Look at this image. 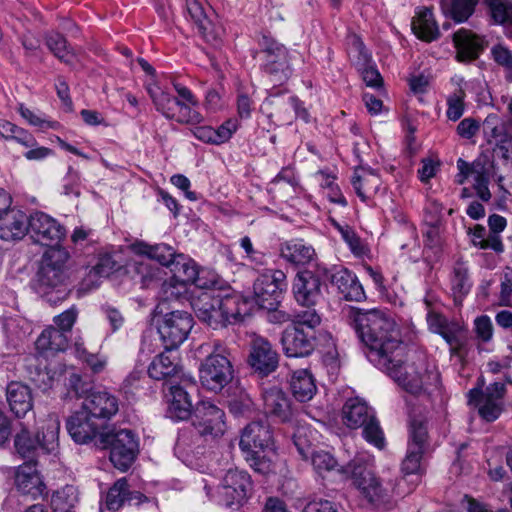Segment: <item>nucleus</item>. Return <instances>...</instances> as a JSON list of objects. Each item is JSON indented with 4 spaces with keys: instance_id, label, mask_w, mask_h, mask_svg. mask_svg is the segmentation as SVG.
Segmentation results:
<instances>
[{
    "instance_id": "nucleus-47",
    "label": "nucleus",
    "mask_w": 512,
    "mask_h": 512,
    "mask_svg": "<svg viewBox=\"0 0 512 512\" xmlns=\"http://www.w3.org/2000/svg\"><path fill=\"white\" fill-rule=\"evenodd\" d=\"M438 335H440L449 345L451 355H460L466 346L464 330L456 322H451Z\"/></svg>"
},
{
    "instance_id": "nucleus-9",
    "label": "nucleus",
    "mask_w": 512,
    "mask_h": 512,
    "mask_svg": "<svg viewBox=\"0 0 512 512\" xmlns=\"http://www.w3.org/2000/svg\"><path fill=\"white\" fill-rule=\"evenodd\" d=\"M261 52L265 55L262 71L273 86L286 83L293 73L289 50L270 35L263 34L259 40Z\"/></svg>"
},
{
    "instance_id": "nucleus-34",
    "label": "nucleus",
    "mask_w": 512,
    "mask_h": 512,
    "mask_svg": "<svg viewBox=\"0 0 512 512\" xmlns=\"http://www.w3.org/2000/svg\"><path fill=\"white\" fill-rule=\"evenodd\" d=\"M483 131L487 142L491 143L494 140L500 148L512 141V127L509 125V121H503L497 114L491 113L485 118Z\"/></svg>"
},
{
    "instance_id": "nucleus-15",
    "label": "nucleus",
    "mask_w": 512,
    "mask_h": 512,
    "mask_svg": "<svg viewBox=\"0 0 512 512\" xmlns=\"http://www.w3.org/2000/svg\"><path fill=\"white\" fill-rule=\"evenodd\" d=\"M505 384L494 382L485 390L472 389L469 391V404H473L480 417L486 422H493L499 418L504 410Z\"/></svg>"
},
{
    "instance_id": "nucleus-24",
    "label": "nucleus",
    "mask_w": 512,
    "mask_h": 512,
    "mask_svg": "<svg viewBox=\"0 0 512 512\" xmlns=\"http://www.w3.org/2000/svg\"><path fill=\"white\" fill-rule=\"evenodd\" d=\"M263 411L274 421L287 423L293 419L294 410L288 395L279 387L272 386L262 391Z\"/></svg>"
},
{
    "instance_id": "nucleus-33",
    "label": "nucleus",
    "mask_w": 512,
    "mask_h": 512,
    "mask_svg": "<svg viewBox=\"0 0 512 512\" xmlns=\"http://www.w3.org/2000/svg\"><path fill=\"white\" fill-rule=\"evenodd\" d=\"M479 0H440V9L445 18L457 24L467 22L475 13Z\"/></svg>"
},
{
    "instance_id": "nucleus-17",
    "label": "nucleus",
    "mask_w": 512,
    "mask_h": 512,
    "mask_svg": "<svg viewBox=\"0 0 512 512\" xmlns=\"http://www.w3.org/2000/svg\"><path fill=\"white\" fill-rule=\"evenodd\" d=\"M192 424L201 436L217 438L226 430L225 412L209 400L196 403Z\"/></svg>"
},
{
    "instance_id": "nucleus-32",
    "label": "nucleus",
    "mask_w": 512,
    "mask_h": 512,
    "mask_svg": "<svg viewBox=\"0 0 512 512\" xmlns=\"http://www.w3.org/2000/svg\"><path fill=\"white\" fill-rule=\"evenodd\" d=\"M6 397L10 410L17 417L26 415L32 409V394L30 388L20 382H11L6 389Z\"/></svg>"
},
{
    "instance_id": "nucleus-30",
    "label": "nucleus",
    "mask_w": 512,
    "mask_h": 512,
    "mask_svg": "<svg viewBox=\"0 0 512 512\" xmlns=\"http://www.w3.org/2000/svg\"><path fill=\"white\" fill-rule=\"evenodd\" d=\"M331 283L347 301L360 302L366 299L365 291L357 276L347 268H340L331 274Z\"/></svg>"
},
{
    "instance_id": "nucleus-53",
    "label": "nucleus",
    "mask_w": 512,
    "mask_h": 512,
    "mask_svg": "<svg viewBox=\"0 0 512 512\" xmlns=\"http://www.w3.org/2000/svg\"><path fill=\"white\" fill-rule=\"evenodd\" d=\"M491 56L496 64L505 69L506 80L512 82V51L499 43L491 48Z\"/></svg>"
},
{
    "instance_id": "nucleus-5",
    "label": "nucleus",
    "mask_w": 512,
    "mask_h": 512,
    "mask_svg": "<svg viewBox=\"0 0 512 512\" xmlns=\"http://www.w3.org/2000/svg\"><path fill=\"white\" fill-rule=\"evenodd\" d=\"M239 446L255 472L266 475L272 470V462L264 454L273 446L272 430L266 420L247 424L241 433Z\"/></svg>"
},
{
    "instance_id": "nucleus-8",
    "label": "nucleus",
    "mask_w": 512,
    "mask_h": 512,
    "mask_svg": "<svg viewBox=\"0 0 512 512\" xmlns=\"http://www.w3.org/2000/svg\"><path fill=\"white\" fill-rule=\"evenodd\" d=\"M60 421L57 415H49L41 421L35 436H31L26 428L17 433L14 445L17 452L24 458L32 456L36 451L50 453L58 446Z\"/></svg>"
},
{
    "instance_id": "nucleus-36",
    "label": "nucleus",
    "mask_w": 512,
    "mask_h": 512,
    "mask_svg": "<svg viewBox=\"0 0 512 512\" xmlns=\"http://www.w3.org/2000/svg\"><path fill=\"white\" fill-rule=\"evenodd\" d=\"M293 396L299 402H307L313 398L317 391L312 374L306 369L296 370L290 380Z\"/></svg>"
},
{
    "instance_id": "nucleus-29",
    "label": "nucleus",
    "mask_w": 512,
    "mask_h": 512,
    "mask_svg": "<svg viewBox=\"0 0 512 512\" xmlns=\"http://www.w3.org/2000/svg\"><path fill=\"white\" fill-rule=\"evenodd\" d=\"M15 483L17 489L23 495H28L32 499H37L44 495L46 491V486L35 465L32 463L19 466L15 476Z\"/></svg>"
},
{
    "instance_id": "nucleus-18",
    "label": "nucleus",
    "mask_w": 512,
    "mask_h": 512,
    "mask_svg": "<svg viewBox=\"0 0 512 512\" xmlns=\"http://www.w3.org/2000/svg\"><path fill=\"white\" fill-rule=\"evenodd\" d=\"M193 327V318L186 311L174 310L165 314L158 332L165 349L171 351L182 344Z\"/></svg>"
},
{
    "instance_id": "nucleus-58",
    "label": "nucleus",
    "mask_w": 512,
    "mask_h": 512,
    "mask_svg": "<svg viewBox=\"0 0 512 512\" xmlns=\"http://www.w3.org/2000/svg\"><path fill=\"white\" fill-rule=\"evenodd\" d=\"M321 323V317L312 307H307L293 315V324L291 326H306L310 330H314Z\"/></svg>"
},
{
    "instance_id": "nucleus-10",
    "label": "nucleus",
    "mask_w": 512,
    "mask_h": 512,
    "mask_svg": "<svg viewBox=\"0 0 512 512\" xmlns=\"http://www.w3.org/2000/svg\"><path fill=\"white\" fill-rule=\"evenodd\" d=\"M98 448L110 450V461L125 472L134 462L138 453V441L129 429H112L100 438Z\"/></svg>"
},
{
    "instance_id": "nucleus-42",
    "label": "nucleus",
    "mask_w": 512,
    "mask_h": 512,
    "mask_svg": "<svg viewBox=\"0 0 512 512\" xmlns=\"http://www.w3.org/2000/svg\"><path fill=\"white\" fill-rule=\"evenodd\" d=\"M147 92L151 97L156 110L165 118L172 120L174 113L177 110V106L180 105V100L170 93L163 91L155 84H149L147 86Z\"/></svg>"
},
{
    "instance_id": "nucleus-26",
    "label": "nucleus",
    "mask_w": 512,
    "mask_h": 512,
    "mask_svg": "<svg viewBox=\"0 0 512 512\" xmlns=\"http://www.w3.org/2000/svg\"><path fill=\"white\" fill-rule=\"evenodd\" d=\"M172 276L170 279L184 284H194L197 288H207L209 281L202 276L204 271H199L197 264L184 254H178L169 267Z\"/></svg>"
},
{
    "instance_id": "nucleus-35",
    "label": "nucleus",
    "mask_w": 512,
    "mask_h": 512,
    "mask_svg": "<svg viewBox=\"0 0 512 512\" xmlns=\"http://www.w3.org/2000/svg\"><path fill=\"white\" fill-rule=\"evenodd\" d=\"M147 372L149 377L154 380H168L180 372L178 358L167 352L160 353L150 363Z\"/></svg>"
},
{
    "instance_id": "nucleus-59",
    "label": "nucleus",
    "mask_w": 512,
    "mask_h": 512,
    "mask_svg": "<svg viewBox=\"0 0 512 512\" xmlns=\"http://www.w3.org/2000/svg\"><path fill=\"white\" fill-rule=\"evenodd\" d=\"M362 79L368 87L380 88L383 85V78L375 65L371 62L365 64H356Z\"/></svg>"
},
{
    "instance_id": "nucleus-12",
    "label": "nucleus",
    "mask_w": 512,
    "mask_h": 512,
    "mask_svg": "<svg viewBox=\"0 0 512 512\" xmlns=\"http://www.w3.org/2000/svg\"><path fill=\"white\" fill-rule=\"evenodd\" d=\"M286 288V275L282 270L265 269L253 284L255 303L262 309L274 310L280 304Z\"/></svg>"
},
{
    "instance_id": "nucleus-43",
    "label": "nucleus",
    "mask_w": 512,
    "mask_h": 512,
    "mask_svg": "<svg viewBox=\"0 0 512 512\" xmlns=\"http://www.w3.org/2000/svg\"><path fill=\"white\" fill-rule=\"evenodd\" d=\"M128 272L143 288H148L154 281L159 280L161 273L160 269L154 266L150 260L134 261L129 265Z\"/></svg>"
},
{
    "instance_id": "nucleus-46",
    "label": "nucleus",
    "mask_w": 512,
    "mask_h": 512,
    "mask_svg": "<svg viewBox=\"0 0 512 512\" xmlns=\"http://www.w3.org/2000/svg\"><path fill=\"white\" fill-rule=\"evenodd\" d=\"M212 17H215L214 12H211V15L200 21L196 27L201 37L207 43L214 47H219L222 44L224 28L219 23H216Z\"/></svg>"
},
{
    "instance_id": "nucleus-60",
    "label": "nucleus",
    "mask_w": 512,
    "mask_h": 512,
    "mask_svg": "<svg viewBox=\"0 0 512 512\" xmlns=\"http://www.w3.org/2000/svg\"><path fill=\"white\" fill-rule=\"evenodd\" d=\"M162 293L165 300L181 301L186 298L187 284L178 283L172 279L165 281L162 285Z\"/></svg>"
},
{
    "instance_id": "nucleus-22",
    "label": "nucleus",
    "mask_w": 512,
    "mask_h": 512,
    "mask_svg": "<svg viewBox=\"0 0 512 512\" xmlns=\"http://www.w3.org/2000/svg\"><path fill=\"white\" fill-rule=\"evenodd\" d=\"M81 406L107 427V423L119 412L120 401L107 390H93L84 397Z\"/></svg>"
},
{
    "instance_id": "nucleus-40",
    "label": "nucleus",
    "mask_w": 512,
    "mask_h": 512,
    "mask_svg": "<svg viewBox=\"0 0 512 512\" xmlns=\"http://www.w3.org/2000/svg\"><path fill=\"white\" fill-rule=\"evenodd\" d=\"M450 285L454 301L461 303L472 287L468 267L463 261H457L453 266L450 275Z\"/></svg>"
},
{
    "instance_id": "nucleus-7",
    "label": "nucleus",
    "mask_w": 512,
    "mask_h": 512,
    "mask_svg": "<svg viewBox=\"0 0 512 512\" xmlns=\"http://www.w3.org/2000/svg\"><path fill=\"white\" fill-rule=\"evenodd\" d=\"M343 423L350 429L362 428L364 439L378 449L385 447L384 432L373 408L358 397L348 399L342 408Z\"/></svg>"
},
{
    "instance_id": "nucleus-37",
    "label": "nucleus",
    "mask_w": 512,
    "mask_h": 512,
    "mask_svg": "<svg viewBox=\"0 0 512 512\" xmlns=\"http://www.w3.org/2000/svg\"><path fill=\"white\" fill-rule=\"evenodd\" d=\"M133 250L136 254L147 256L149 260H156L160 265L167 268L170 267V263L178 256L174 248L165 243L149 245L139 242L133 246Z\"/></svg>"
},
{
    "instance_id": "nucleus-49",
    "label": "nucleus",
    "mask_w": 512,
    "mask_h": 512,
    "mask_svg": "<svg viewBox=\"0 0 512 512\" xmlns=\"http://www.w3.org/2000/svg\"><path fill=\"white\" fill-rule=\"evenodd\" d=\"M342 239L350 248L351 252L357 257L366 256L369 253V248L366 243L358 236V234L348 225H337Z\"/></svg>"
},
{
    "instance_id": "nucleus-62",
    "label": "nucleus",
    "mask_w": 512,
    "mask_h": 512,
    "mask_svg": "<svg viewBox=\"0 0 512 512\" xmlns=\"http://www.w3.org/2000/svg\"><path fill=\"white\" fill-rule=\"evenodd\" d=\"M499 303L501 306L512 307V268L506 267L500 284Z\"/></svg>"
},
{
    "instance_id": "nucleus-2",
    "label": "nucleus",
    "mask_w": 512,
    "mask_h": 512,
    "mask_svg": "<svg viewBox=\"0 0 512 512\" xmlns=\"http://www.w3.org/2000/svg\"><path fill=\"white\" fill-rule=\"evenodd\" d=\"M214 281L191 299V307L198 319L213 329L226 327L249 316L252 302L239 293H224L215 289Z\"/></svg>"
},
{
    "instance_id": "nucleus-4",
    "label": "nucleus",
    "mask_w": 512,
    "mask_h": 512,
    "mask_svg": "<svg viewBox=\"0 0 512 512\" xmlns=\"http://www.w3.org/2000/svg\"><path fill=\"white\" fill-rule=\"evenodd\" d=\"M70 278V253L62 246L50 247L41 256L34 279L35 290L46 295L67 285Z\"/></svg>"
},
{
    "instance_id": "nucleus-14",
    "label": "nucleus",
    "mask_w": 512,
    "mask_h": 512,
    "mask_svg": "<svg viewBox=\"0 0 512 512\" xmlns=\"http://www.w3.org/2000/svg\"><path fill=\"white\" fill-rule=\"evenodd\" d=\"M106 428L82 406L66 419V429L70 437L80 445L94 443L98 447Z\"/></svg>"
},
{
    "instance_id": "nucleus-23",
    "label": "nucleus",
    "mask_w": 512,
    "mask_h": 512,
    "mask_svg": "<svg viewBox=\"0 0 512 512\" xmlns=\"http://www.w3.org/2000/svg\"><path fill=\"white\" fill-rule=\"evenodd\" d=\"M284 354L290 358L309 356L315 348V336L311 331H304L298 326H287L280 339Z\"/></svg>"
},
{
    "instance_id": "nucleus-20",
    "label": "nucleus",
    "mask_w": 512,
    "mask_h": 512,
    "mask_svg": "<svg viewBox=\"0 0 512 512\" xmlns=\"http://www.w3.org/2000/svg\"><path fill=\"white\" fill-rule=\"evenodd\" d=\"M197 391L195 383L171 385L166 394L167 416L174 421L188 420L194 414L192 393Z\"/></svg>"
},
{
    "instance_id": "nucleus-39",
    "label": "nucleus",
    "mask_w": 512,
    "mask_h": 512,
    "mask_svg": "<svg viewBox=\"0 0 512 512\" xmlns=\"http://www.w3.org/2000/svg\"><path fill=\"white\" fill-rule=\"evenodd\" d=\"M45 43L54 56L66 65L74 67L78 62L76 53L62 34L58 32L47 33Z\"/></svg>"
},
{
    "instance_id": "nucleus-61",
    "label": "nucleus",
    "mask_w": 512,
    "mask_h": 512,
    "mask_svg": "<svg viewBox=\"0 0 512 512\" xmlns=\"http://www.w3.org/2000/svg\"><path fill=\"white\" fill-rule=\"evenodd\" d=\"M18 41L25 51L27 60L31 61L38 56V52L41 50L40 40L32 32L27 31L19 35Z\"/></svg>"
},
{
    "instance_id": "nucleus-56",
    "label": "nucleus",
    "mask_w": 512,
    "mask_h": 512,
    "mask_svg": "<svg viewBox=\"0 0 512 512\" xmlns=\"http://www.w3.org/2000/svg\"><path fill=\"white\" fill-rule=\"evenodd\" d=\"M311 464L318 474L330 472L338 466L334 456L324 450H317L312 453Z\"/></svg>"
},
{
    "instance_id": "nucleus-45",
    "label": "nucleus",
    "mask_w": 512,
    "mask_h": 512,
    "mask_svg": "<svg viewBox=\"0 0 512 512\" xmlns=\"http://www.w3.org/2000/svg\"><path fill=\"white\" fill-rule=\"evenodd\" d=\"M0 137L13 140L24 147L36 145V139L30 132L4 119H0Z\"/></svg>"
},
{
    "instance_id": "nucleus-25",
    "label": "nucleus",
    "mask_w": 512,
    "mask_h": 512,
    "mask_svg": "<svg viewBox=\"0 0 512 512\" xmlns=\"http://www.w3.org/2000/svg\"><path fill=\"white\" fill-rule=\"evenodd\" d=\"M453 43L457 50L456 59L459 62L476 60L487 45L483 36L465 28H461L453 34Z\"/></svg>"
},
{
    "instance_id": "nucleus-6",
    "label": "nucleus",
    "mask_w": 512,
    "mask_h": 512,
    "mask_svg": "<svg viewBox=\"0 0 512 512\" xmlns=\"http://www.w3.org/2000/svg\"><path fill=\"white\" fill-rule=\"evenodd\" d=\"M201 349L209 352L199 369L201 384L210 391L219 392L234 377L230 350L218 340L202 345Z\"/></svg>"
},
{
    "instance_id": "nucleus-51",
    "label": "nucleus",
    "mask_w": 512,
    "mask_h": 512,
    "mask_svg": "<svg viewBox=\"0 0 512 512\" xmlns=\"http://www.w3.org/2000/svg\"><path fill=\"white\" fill-rule=\"evenodd\" d=\"M199 105H192L180 101V105L177 106V110L174 113L172 120L182 124L198 125L203 122L204 117L200 112L197 111Z\"/></svg>"
},
{
    "instance_id": "nucleus-1",
    "label": "nucleus",
    "mask_w": 512,
    "mask_h": 512,
    "mask_svg": "<svg viewBox=\"0 0 512 512\" xmlns=\"http://www.w3.org/2000/svg\"><path fill=\"white\" fill-rule=\"evenodd\" d=\"M356 333L368 348L367 357L376 367L389 363L390 357L400 356L406 346L399 338L395 322L383 310L356 309L353 312Z\"/></svg>"
},
{
    "instance_id": "nucleus-31",
    "label": "nucleus",
    "mask_w": 512,
    "mask_h": 512,
    "mask_svg": "<svg viewBox=\"0 0 512 512\" xmlns=\"http://www.w3.org/2000/svg\"><path fill=\"white\" fill-rule=\"evenodd\" d=\"M411 29L417 38L425 42L435 41L441 35L432 9L426 6L416 8Z\"/></svg>"
},
{
    "instance_id": "nucleus-48",
    "label": "nucleus",
    "mask_w": 512,
    "mask_h": 512,
    "mask_svg": "<svg viewBox=\"0 0 512 512\" xmlns=\"http://www.w3.org/2000/svg\"><path fill=\"white\" fill-rule=\"evenodd\" d=\"M496 24H512V0H484Z\"/></svg>"
},
{
    "instance_id": "nucleus-55",
    "label": "nucleus",
    "mask_w": 512,
    "mask_h": 512,
    "mask_svg": "<svg viewBox=\"0 0 512 512\" xmlns=\"http://www.w3.org/2000/svg\"><path fill=\"white\" fill-rule=\"evenodd\" d=\"M465 91L460 87L447 98V118L451 121L459 120L464 113Z\"/></svg>"
},
{
    "instance_id": "nucleus-13",
    "label": "nucleus",
    "mask_w": 512,
    "mask_h": 512,
    "mask_svg": "<svg viewBox=\"0 0 512 512\" xmlns=\"http://www.w3.org/2000/svg\"><path fill=\"white\" fill-rule=\"evenodd\" d=\"M328 274V269L319 264L312 265V269L299 271L293 283L296 302L304 307L315 306L322 298L321 286Z\"/></svg>"
},
{
    "instance_id": "nucleus-3",
    "label": "nucleus",
    "mask_w": 512,
    "mask_h": 512,
    "mask_svg": "<svg viewBox=\"0 0 512 512\" xmlns=\"http://www.w3.org/2000/svg\"><path fill=\"white\" fill-rule=\"evenodd\" d=\"M406 351L378 368L387 373L406 392L419 395L428 385L438 381V374L429 368L426 357L415 353L405 361Z\"/></svg>"
},
{
    "instance_id": "nucleus-63",
    "label": "nucleus",
    "mask_w": 512,
    "mask_h": 512,
    "mask_svg": "<svg viewBox=\"0 0 512 512\" xmlns=\"http://www.w3.org/2000/svg\"><path fill=\"white\" fill-rule=\"evenodd\" d=\"M77 316L78 310L75 306H72L71 308L54 317V323L56 325L55 328L65 332V334L68 335L76 322Z\"/></svg>"
},
{
    "instance_id": "nucleus-44",
    "label": "nucleus",
    "mask_w": 512,
    "mask_h": 512,
    "mask_svg": "<svg viewBox=\"0 0 512 512\" xmlns=\"http://www.w3.org/2000/svg\"><path fill=\"white\" fill-rule=\"evenodd\" d=\"M78 501L77 488L73 485H66L53 493L51 507L54 512H72Z\"/></svg>"
},
{
    "instance_id": "nucleus-54",
    "label": "nucleus",
    "mask_w": 512,
    "mask_h": 512,
    "mask_svg": "<svg viewBox=\"0 0 512 512\" xmlns=\"http://www.w3.org/2000/svg\"><path fill=\"white\" fill-rule=\"evenodd\" d=\"M425 451L420 450L415 445L407 447L406 456L402 462V472L405 475L422 473L421 460Z\"/></svg>"
},
{
    "instance_id": "nucleus-21",
    "label": "nucleus",
    "mask_w": 512,
    "mask_h": 512,
    "mask_svg": "<svg viewBox=\"0 0 512 512\" xmlns=\"http://www.w3.org/2000/svg\"><path fill=\"white\" fill-rule=\"evenodd\" d=\"M248 363L255 374L266 377L279 366V354L265 338L257 337L252 341Z\"/></svg>"
},
{
    "instance_id": "nucleus-41",
    "label": "nucleus",
    "mask_w": 512,
    "mask_h": 512,
    "mask_svg": "<svg viewBox=\"0 0 512 512\" xmlns=\"http://www.w3.org/2000/svg\"><path fill=\"white\" fill-rule=\"evenodd\" d=\"M351 183L357 196L366 202L372 194L378 191L381 181L376 173L362 169L361 174L355 170Z\"/></svg>"
},
{
    "instance_id": "nucleus-19",
    "label": "nucleus",
    "mask_w": 512,
    "mask_h": 512,
    "mask_svg": "<svg viewBox=\"0 0 512 512\" xmlns=\"http://www.w3.org/2000/svg\"><path fill=\"white\" fill-rule=\"evenodd\" d=\"M29 235L33 242L50 248L60 246L66 236V229L57 219L36 211L30 214Z\"/></svg>"
},
{
    "instance_id": "nucleus-11",
    "label": "nucleus",
    "mask_w": 512,
    "mask_h": 512,
    "mask_svg": "<svg viewBox=\"0 0 512 512\" xmlns=\"http://www.w3.org/2000/svg\"><path fill=\"white\" fill-rule=\"evenodd\" d=\"M343 472L350 475L353 485L370 504L382 501L385 490L366 458L355 457L344 467Z\"/></svg>"
},
{
    "instance_id": "nucleus-64",
    "label": "nucleus",
    "mask_w": 512,
    "mask_h": 512,
    "mask_svg": "<svg viewBox=\"0 0 512 512\" xmlns=\"http://www.w3.org/2000/svg\"><path fill=\"white\" fill-rule=\"evenodd\" d=\"M76 351L79 357L91 368L94 373H100L104 370L106 360L99 355L89 353L81 344L76 343Z\"/></svg>"
},
{
    "instance_id": "nucleus-50",
    "label": "nucleus",
    "mask_w": 512,
    "mask_h": 512,
    "mask_svg": "<svg viewBox=\"0 0 512 512\" xmlns=\"http://www.w3.org/2000/svg\"><path fill=\"white\" fill-rule=\"evenodd\" d=\"M126 478L118 479L114 485L108 490L105 504L106 508L110 511H117L126 503Z\"/></svg>"
},
{
    "instance_id": "nucleus-16",
    "label": "nucleus",
    "mask_w": 512,
    "mask_h": 512,
    "mask_svg": "<svg viewBox=\"0 0 512 512\" xmlns=\"http://www.w3.org/2000/svg\"><path fill=\"white\" fill-rule=\"evenodd\" d=\"M252 491V481L246 471L230 469L218 487L219 502L227 507L243 505Z\"/></svg>"
},
{
    "instance_id": "nucleus-28",
    "label": "nucleus",
    "mask_w": 512,
    "mask_h": 512,
    "mask_svg": "<svg viewBox=\"0 0 512 512\" xmlns=\"http://www.w3.org/2000/svg\"><path fill=\"white\" fill-rule=\"evenodd\" d=\"M30 215L17 208H11L0 217V238L6 241L20 240L29 234Z\"/></svg>"
},
{
    "instance_id": "nucleus-57",
    "label": "nucleus",
    "mask_w": 512,
    "mask_h": 512,
    "mask_svg": "<svg viewBox=\"0 0 512 512\" xmlns=\"http://www.w3.org/2000/svg\"><path fill=\"white\" fill-rule=\"evenodd\" d=\"M349 51L356 64L372 62L371 54L366 49L362 39L357 34H350L347 38Z\"/></svg>"
},
{
    "instance_id": "nucleus-38",
    "label": "nucleus",
    "mask_w": 512,
    "mask_h": 512,
    "mask_svg": "<svg viewBox=\"0 0 512 512\" xmlns=\"http://www.w3.org/2000/svg\"><path fill=\"white\" fill-rule=\"evenodd\" d=\"M69 336L50 326L42 331L36 340V348L41 352H60L68 347Z\"/></svg>"
},
{
    "instance_id": "nucleus-27",
    "label": "nucleus",
    "mask_w": 512,
    "mask_h": 512,
    "mask_svg": "<svg viewBox=\"0 0 512 512\" xmlns=\"http://www.w3.org/2000/svg\"><path fill=\"white\" fill-rule=\"evenodd\" d=\"M280 257L288 264L298 268L311 265L316 257L314 248L303 239H292L279 246Z\"/></svg>"
},
{
    "instance_id": "nucleus-52",
    "label": "nucleus",
    "mask_w": 512,
    "mask_h": 512,
    "mask_svg": "<svg viewBox=\"0 0 512 512\" xmlns=\"http://www.w3.org/2000/svg\"><path fill=\"white\" fill-rule=\"evenodd\" d=\"M428 431L426 423L422 420L413 419L409 427L408 447L416 446L426 451L428 446Z\"/></svg>"
}]
</instances>
